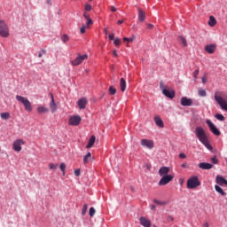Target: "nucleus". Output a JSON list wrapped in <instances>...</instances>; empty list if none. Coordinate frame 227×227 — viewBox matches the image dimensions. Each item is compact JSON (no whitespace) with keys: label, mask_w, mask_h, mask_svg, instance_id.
<instances>
[{"label":"nucleus","mask_w":227,"mask_h":227,"mask_svg":"<svg viewBox=\"0 0 227 227\" xmlns=\"http://www.w3.org/2000/svg\"><path fill=\"white\" fill-rule=\"evenodd\" d=\"M168 221H174V218H173V216L168 215Z\"/></svg>","instance_id":"nucleus-56"},{"label":"nucleus","mask_w":227,"mask_h":227,"mask_svg":"<svg viewBox=\"0 0 227 227\" xmlns=\"http://www.w3.org/2000/svg\"><path fill=\"white\" fill-rule=\"evenodd\" d=\"M117 24H123V20H119L117 21Z\"/></svg>","instance_id":"nucleus-59"},{"label":"nucleus","mask_w":227,"mask_h":227,"mask_svg":"<svg viewBox=\"0 0 227 227\" xmlns=\"http://www.w3.org/2000/svg\"><path fill=\"white\" fill-rule=\"evenodd\" d=\"M67 169V165L65 163H60V170L63 173V176H65V171Z\"/></svg>","instance_id":"nucleus-38"},{"label":"nucleus","mask_w":227,"mask_h":227,"mask_svg":"<svg viewBox=\"0 0 227 227\" xmlns=\"http://www.w3.org/2000/svg\"><path fill=\"white\" fill-rule=\"evenodd\" d=\"M199 97H207V91L205 90H199Z\"/></svg>","instance_id":"nucleus-37"},{"label":"nucleus","mask_w":227,"mask_h":227,"mask_svg":"<svg viewBox=\"0 0 227 227\" xmlns=\"http://www.w3.org/2000/svg\"><path fill=\"white\" fill-rule=\"evenodd\" d=\"M0 36L8 38L10 36V28L4 20H0Z\"/></svg>","instance_id":"nucleus-4"},{"label":"nucleus","mask_w":227,"mask_h":227,"mask_svg":"<svg viewBox=\"0 0 227 227\" xmlns=\"http://www.w3.org/2000/svg\"><path fill=\"white\" fill-rule=\"evenodd\" d=\"M170 169L169 167H161L159 169V175L160 176H168V174L169 173Z\"/></svg>","instance_id":"nucleus-18"},{"label":"nucleus","mask_w":227,"mask_h":227,"mask_svg":"<svg viewBox=\"0 0 227 227\" xmlns=\"http://www.w3.org/2000/svg\"><path fill=\"white\" fill-rule=\"evenodd\" d=\"M215 183L218 185H221L223 187V185H224L225 187H227V180L225 178H223L222 176L218 175L215 177Z\"/></svg>","instance_id":"nucleus-12"},{"label":"nucleus","mask_w":227,"mask_h":227,"mask_svg":"<svg viewBox=\"0 0 227 227\" xmlns=\"http://www.w3.org/2000/svg\"><path fill=\"white\" fill-rule=\"evenodd\" d=\"M160 88L162 93L164 92V90H168V89H166V84H164L163 82H160Z\"/></svg>","instance_id":"nucleus-41"},{"label":"nucleus","mask_w":227,"mask_h":227,"mask_svg":"<svg viewBox=\"0 0 227 227\" xmlns=\"http://www.w3.org/2000/svg\"><path fill=\"white\" fill-rule=\"evenodd\" d=\"M179 158L180 159H187V155H185V153H179Z\"/></svg>","instance_id":"nucleus-47"},{"label":"nucleus","mask_w":227,"mask_h":227,"mask_svg":"<svg viewBox=\"0 0 227 227\" xmlns=\"http://www.w3.org/2000/svg\"><path fill=\"white\" fill-rule=\"evenodd\" d=\"M83 17L85 20H87L86 25H82V27L80 28V32L82 35H84L86 33V29H90V26H93V20L90 18V14L87 12H83Z\"/></svg>","instance_id":"nucleus-5"},{"label":"nucleus","mask_w":227,"mask_h":227,"mask_svg":"<svg viewBox=\"0 0 227 227\" xmlns=\"http://www.w3.org/2000/svg\"><path fill=\"white\" fill-rule=\"evenodd\" d=\"M46 4L52 6V0H46Z\"/></svg>","instance_id":"nucleus-51"},{"label":"nucleus","mask_w":227,"mask_h":227,"mask_svg":"<svg viewBox=\"0 0 227 227\" xmlns=\"http://www.w3.org/2000/svg\"><path fill=\"white\" fill-rule=\"evenodd\" d=\"M153 227H157L156 225H153Z\"/></svg>","instance_id":"nucleus-64"},{"label":"nucleus","mask_w":227,"mask_h":227,"mask_svg":"<svg viewBox=\"0 0 227 227\" xmlns=\"http://www.w3.org/2000/svg\"><path fill=\"white\" fill-rule=\"evenodd\" d=\"M201 183L198 176H192L187 180V188L188 189H196V187H200Z\"/></svg>","instance_id":"nucleus-6"},{"label":"nucleus","mask_w":227,"mask_h":227,"mask_svg":"<svg viewBox=\"0 0 227 227\" xmlns=\"http://www.w3.org/2000/svg\"><path fill=\"white\" fill-rule=\"evenodd\" d=\"M195 135L197 136L199 141H200V143H202V145H204V146H206L207 150H209L210 152L214 150V148L210 145V142L208 141V137H207V133L205 132V129L203 128L197 127L195 129Z\"/></svg>","instance_id":"nucleus-1"},{"label":"nucleus","mask_w":227,"mask_h":227,"mask_svg":"<svg viewBox=\"0 0 227 227\" xmlns=\"http://www.w3.org/2000/svg\"><path fill=\"white\" fill-rule=\"evenodd\" d=\"M120 88H121V91H125V90H127V82L125 81L124 78H121L120 80Z\"/></svg>","instance_id":"nucleus-24"},{"label":"nucleus","mask_w":227,"mask_h":227,"mask_svg":"<svg viewBox=\"0 0 227 227\" xmlns=\"http://www.w3.org/2000/svg\"><path fill=\"white\" fill-rule=\"evenodd\" d=\"M141 145L145 146V148H149L150 150L153 148V141L148 139H142Z\"/></svg>","instance_id":"nucleus-16"},{"label":"nucleus","mask_w":227,"mask_h":227,"mask_svg":"<svg viewBox=\"0 0 227 227\" xmlns=\"http://www.w3.org/2000/svg\"><path fill=\"white\" fill-rule=\"evenodd\" d=\"M85 59H88V54L81 55L78 53V56L75 58V59L71 61V65L73 67H79L82 61H85Z\"/></svg>","instance_id":"nucleus-7"},{"label":"nucleus","mask_w":227,"mask_h":227,"mask_svg":"<svg viewBox=\"0 0 227 227\" xmlns=\"http://www.w3.org/2000/svg\"><path fill=\"white\" fill-rule=\"evenodd\" d=\"M104 33H105V35H109V32H108V29H107V27H105L104 28Z\"/></svg>","instance_id":"nucleus-55"},{"label":"nucleus","mask_w":227,"mask_h":227,"mask_svg":"<svg viewBox=\"0 0 227 227\" xmlns=\"http://www.w3.org/2000/svg\"><path fill=\"white\" fill-rule=\"evenodd\" d=\"M198 74H200V70L196 69L193 72V77H194L195 81L198 79Z\"/></svg>","instance_id":"nucleus-45"},{"label":"nucleus","mask_w":227,"mask_h":227,"mask_svg":"<svg viewBox=\"0 0 227 227\" xmlns=\"http://www.w3.org/2000/svg\"><path fill=\"white\" fill-rule=\"evenodd\" d=\"M86 106H88V99L86 98H82L78 100L79 109H86Z\"/></svg>","instance_id":"nucleus-15"},{"label":"nucleus","mask_w":227,"mask_h":227,"mask_svg":"<svg viewBox=\"0 0 227 227\" xmlns=\"http://www.w3.org/2000/svg\"><path fill=\"white\" fill-rule=\"evenodd\" d=\"M109 95H116V88L114 86H110L108 89Z\"/></svg>","instance_id":"nucleus-30"},{"label":"nucleus","mask_w":227,"mask_h":227,"mask_svg":"<svg viewBox=\"0 0 227 227\" xmlns=\"http://www.w3.org/2000/svg\"><path fill=\"white\" fill-rule=\"evenodd\" d=\"M140 224L144 227H152V222L148 219H146L145 216H141L140 219Z\"/></svg>","instance_id":"nucleus-17"},{"label":"nucleus","mask_w":227,"mask_h":227,"mask_svg":"<svg viewBox=\"0 0 227 227\" xmlns=\"http://www.w3.org/2000/svg\"><path fill=\"white\" fill-rule=\"evenodd\" d=\"M86 212H88V204H84L82 209V215H86Z\"/></svg>","instance_id":"nucleus-35"},{"label":"nucleus","mask_w":227,"mask_h":227,"mask_svg":"<svg viewBox=\"0 0 227 227\" xmlns=\"http://www.w3.org/2000/svg\"><path fill=\"white\" fill-rule=\"evenodd\" d=\"M181 106H183L184 107L192 106V99L188 98L187 97H183L181 98Z\"/></svg>","instance_id":"nucleus-13"},{"label":"nucleus","mask_w":227,"mask_h":227,"mask_svg":"<svg viewBox=\"0 0 227 227\" xmlns=\"http://www.w3.org/2000/svg\"><path fill=\"white\" fill-rule=\"evenodd\" d=\"M203 226H204V227H210V225L208 224V223H204Z\"/></svg>","instance_id":"nucleus-60"},{"label":"nucleus","mask_w":227,"mask_h":227,"mask_svg":"<svg viewBox=\"0 0 227 227\" xmlns=\"http://www.w3.org/2000/svg\"><path fill=\"white\" fill-rule=\"evenodd\" d=\"M205 51L208 54H214L215 52V44H207L205 46Z\"/></svg>","instance_id":"nucleus-20"},{"label":"nucleus","mask_w":227,"mask_h":227,"mask_svg":"<svg viewBox=\"0 0 227 227\" xmlns=\"http://www.w3.org/2000/svg\"><path fill=\"white\" fill-rule=\"evenodd\" d=\"M0 116L3 120H9L10 119V114L9 113H2L0 114Z\"/></svg>","instance_id":"nucleus-32"},{"label":"nucleus","mask_w":227,"mask_h":227,"mask_svg":"<svg viewBox=\"0 0 227 227\" xmlns=\"http://www.w3.org/2000/svg\"><path fill=\"white\" fill-rule=\"evenodd\" d=\"M129 37H123L124 42H128Z\"/></svg>","instance_id":"nucleus-62"},{"label":"nucleus","mask_w":227,"mask_h":227,"mask_svg":"<svg viewBox=\"0 0 227 227\" xmlns=\"http://www.w3.org/2000/svg\"><path fill=\"white\" fill-rule=\"evenodd\" d=\"M81 121H82V118L80 115H72L69 118L68 124L71 125V127H77L81 124Z\"/></svg>","instance_id":"nucleus-8"},{"label":"nucleus","mask_w":227,"mask_h":227,"mask_svg":"<svg viewBox=\"0 0 227 227\" xmlns=\"http://www.w3.org/2000/svg\"><path fill=\"white\" fill-rule=\"evenodd\" d=\"M113 56H114V58H118V53L116 52V50L113 51Z\"/></svg>","instance_id":"nucleus-54"},{"label":"nucleus","mask_w":227,"mask_h":227,"mask_svg":"<svg viewBox=\"0 0 227 227\" xmlns=\"http://www.w3.org/2000/svg\"><path fill=\"white\" fill-rule=\"evenodd\" d=\"M206 123L207 127H209V129L211 130L212 134L215 136H221V131L214 125V122L210 120H207Z\"/></svg>","instance_id":"nucleus-10"},{"label":"nucleus","mask_w":227,"mask_h":227,"mask_svg":"<svg viewBox=\"0 0 227 227\" xmlns=\"http://www.w3.org/2000/svg\"><path fill=\"white\" fill-rule=\"evenodd\" d=\"M96 139L97 138L95 137V136H91L90 138L89 139V143L86 145V148H91V146L95 145Z\"/></svg>","instance_id":"nucleus-25"},{"label":"nucleus","mask_w":227,"mask_h":227,"mask_svg":"<svg viewBox=\"0 0 227 227\" xmlns=\"http://www.w3.org/2000/svg\"><path fill=\"white\" fill-rule=\"evenodd\" d=\"M154 121H155L156 125L158 127H160V129L164 128V121H162V119H160V117H159V116L154 117Z\"/></svg>","instance_id":"nucleus-22"},{"label":"nucleus","mask_w":227,"mask_h":227,"mask_svg":"<svg viewBox=\"0 0 227 227\" xmlns=\"http://www.w3.org/2000/svg\"><path fill=\"white\" fill-rule=\"evenodd\" d=\"M215 118H216V120H219L220 121H224V115H223L221 114H216Z\"/></svg>","instance_id":"nucleus-36"},{"label":"nucleus","mask_w":227,"mask_h":227,"mask_svg":"<svg viewBox=\"0 0 227 227\" xmlns=\"http://www.w3.org/2000/svg\"><path fill=\"white\" fill-rule=\"evenodd\" d=\"M213 164H219V160H217V157L215 156L211 159Z\"/></svg>","instance_id":"nucleus-44"},{"label":"nucleus","mask_w":227,"mask_h":227,"mask_svg":"<svg viewBox=\"0 0 227 227\" xmlns=\"http://www.w3.org/2000/svg\"><path fill=\"white\" fill-rule=\"evenodd\" d=\"M128 42H134V37L128 38Z\"/></svg>","instance_id":"nucleus-58"},{"label":"nucleus","mask_w":227,"mask_h":227,"mask_svg":"<svg viewBox=\"0 0 227 227\" xmlns=\"http://www.w3.org/2000/svg\"><path fill=\"white\" fill-rule=\"evenodd\" d=\"M109 40H114V34L108 35Z\"/></svg>","instance_id":"nucleus-50"},{"label":"nucleus","mask_w":227,"mask_h":227,"mask_svg":"<svg viewBox=\"0 0 227 227\" xmlns=\"http://www.w3.org/2000/svg\"><path fill=\"white\" fill-rule=\"evenodd\" d=\"M179 41L181 42V43H183L184 47H187V40H185V37L184 36H179Z\"/></svg>","instance_id":"nucleus-33"},{"label":"nucleus","mask_w":227,"mask_h":227,"mask_svg":"<svg viewBox=\"0 0 227 227\" xmlns=\"http://www.w3.org/2000/svg\"><path fill=\"white\" fill-rule=\"evenodd\" d=\"M91 160V153H88L84 157H83V164H88Z\"/></svg>","instance_id":"nucleus-29"},{"label":"nucleus","mask_w":227,"mask_h":227,"mask_svg":"<svg viewBox=\"0 0 227 227\" xmlns=\"http://www.w3.org/2000/svg\"><path fill=\"white\" fill-rule=\"evenodd\" d=\"M95 207H90L89 211L90 217H93V215H95Z\"/></svg>","instance_id":"nucleus-39"},{"label":"nucleus","mask_w":227,"mask_h":227,"mask_svg":"<svg viewBox=\"0 0 227 227\" xmlns=\"http://www.w3.org/2000/svg\"><path fill=\"white\" fill-rule=\"evenodd\" d=\"M215 189L216 192L221 194V196H226V193H225L224 190H223V188H221V186L215 184Z\"/></svg>","instance_id":"nucleus-27"},{"label":"nucleus","mask_w":227,"mask_h":227,"mask_svg":"<svg viewBox=\"0 0 227 227\" xmlns=\"http://www.w3.org/2000/svg\"><path fill=\"white\" fill-rule=\"evenodd\" d=\"M110 10H111V12H116L118 9H116V7H114V6H110Z\"/></svg>","instance_id":"nucleus-52"},{"label":"nucleus","mask_w":227,"mask_h":227,"mask_svg":"<svg viewBox=\"0 0 227 227\" xmlns=\"http://www.w3.org/2000/svg\"><path fill=\"white\" fill-rule=\"evenodd\" d=\"M173 180V176H163L161 179L159 181L158 185H168L169 182Z\"/></svg>","instance_id":"nucleus-11"},{"label":"nucleus","mask_w":227,"mask_h":227,"mask_svg":"<svg viewBox=\"0 0 227 227\" xmlns=\"http://www.w3.org/2000/svg\"><path fill=\"white\" fill-rule=\"evenodd\" d=\"M147 168H152V165L147 164Z\"/></svg>","instance_id":"nucleus-63"},{"label":"nucleus","mask_w":227,"mask_h":227,"mask_svg":"<svg viewBox=\"0 0 227 227\" xmlns=\"http://www.w3.org/2000/svg\"><path fill=\"white\" fill-rule=\"evenodd\" d=\"M114 43L115 47H120V45H121V40L117 37L114 40Z\"/></svg>","instance_id":"nucleus-34"},{"label":"nucleus","mask_w":227,"mask_h":227,"mask_svg":"<svg viewBox=\"0 0 227 227\" xmlns=\"http://www.w3.org/2000/svg\"><path fill=\"white\" fill-rule=\"evenodd\" d=\"M215 100L220 106L221 109L227 111V94L220 91L215 93Z\"/></svg>","instance_id":"nucleus-2"},{"label":"nucleus","mask_w":227,"mask_h":227,"mask_svg":"<svg viewBox=\"0 0 227 227\" xmlns=\"http://www.w3.org/2000/svg\"><path fill=\"white\" fill-rule=\"evenodd\" d=\"M61 40H62V42H63L64 43H67V42H68L69 38H68V36H67V35H63L61 36Z\"/></svg>","instance_id":"nucleus-40"},{"label":"nucleus","mask_w":227,"mask_h":227,"mask_svg":"<svg viewBox=\"0 0 227 227\" xmlns=\"http://www.w3.org/2000/svg\"><path fill=\"white\" fill-rule=\"evenodd\" d=\"M37 113L38 114H43V113H49V108L45 106H39L37 107Z\"/></svg>","instance_id":"nucleus-26"},{"label":"nucleus","mask_w":227,"mask_h":227,"mask_svg":"<svg viewBox=\"0 0 227 227\" xmlns=\"http://www.w3.org/2000/svg\"><path fill=\"white\" fill-rule=\"evenodd\" d=\"M151 209H152V210H155V206H154V205H152V206H151Z\"/></svg>","instance_id":"nucleus-61"},{"label":"nucleus","mask_w":227,"mask_h":227,"mask_svg":"<svg viewBox=\"0 0 227 227\" xmlns=\"http://www.w3.org/2000/svg\"><path fill=\"white\" fill-rule=\"evenodd\" d=\"M215 24H217V20H215V18L214 16H210L209 21H208V26H210L211 27H214V26H215Z\"/></svg>","instance_id":"nucleus-28"},{"label":"nucleus","mask_w":227,"mask_h":227,"mask_svg":"<svg viewBox=\"0 0 227 227\" xmlns=\"http://www.w3.org/2000/svg\"><path fill=\"white\" fill-rule=\"evenodd\" d=\"M50 169H58V165H55L54 163L49 164Z\"/></svg>","instance_id":"nucleus-43"},{"label":"nucleus","mask_w":227,"mask_h":227,"mask_svg":"<svg viewBox=\"0 0 227 227\" xmlns=\"http://www.w3.org/2000/svg\"><path fill=\"white\" fill-rule=\"evenodd\" d=\"M84 10L85 12L83 13H88V12H91V10H93V7L91 4H85Z\"/></svg>","instance_id":"nucleus-31"},{"label":"nucleus","mask_w":227,"mask_h":227,"mask_svg":"<svg viewBox=\"0 0 227 227\" xmlns=\"http://www.w3.org/2000/svg\"><path fill=\"white\" fill-rule=\"evenodd\" d=\"M145 19H146V14L141 9H138V20L139 22H145Z\"/></svg>","instance_id":"nucleus-23"},{"label":"nucleus","mask_w":227,"mask_h":227,"mask_svg":"<svg viewBox=\"0 0 227 227\" xmlns=\"http://www.w3.org/2000/svg\"><path fill=\"white\" fill-rule=\"evenodd\" d=\"M200 169H212L214 165L212 163L201 162L199 164Z\"/></svg>","instance_id":"nucleus-19"},{"label":"nucleus","mask_w":227,"mask_h":227,"mask_svg":"<svg viewBox=\"0 0 227 227\" xmlns=\"http://www.w3.org/2000/svg\"><path fill=\"white\" fill-rule=\"evenodd\" d=\"M22 145H26L24 139H16L12 144V150H14V152H20L22 150Z\"/></svg>","instance_id":"nucleus-9"},{"label":"nucleus","mask_w":227,"mask_h":227,"mask_svg":"<svg viewBox=\"0 0 227 227\" xmlns=\"http://www.w3.org/2000/svg\"><path fill=\"white\" fill-rule=\"evenodd\" d=\"M153 203H155L156 205H166V202H162L160 200H158L157 199L153 200Z\"/></svg>","instance_id":"nucleus-42"},{"label":"nucleus","mask_w":227,"mask_h":227,"mask_svg":"<svg viewBox=\"0 0 227 227\" xmlns=\"http://www.w3.org/2000/svg\"><path fill=\"white\" fill-rule=\"evenodd\" d=\"M147 29H153V25L147 24Z\"/></svg>","instance_id":"nucleus-53"},{"label":"nucleus","mask_w":227,"mask_h":227,"mask_svg":"<svg viewBox=\"0 0 227 227\" xmlns=\"http://www.w3.org/2000/svg\"><path fill=\"white\" fill-rule=\"evenodd\" d=\"M207 81H208V79L207 78V76H203V77H202V82H203V84H207Z\"/></svg>","instance_id":"nucleus-49"},{"label":"nucleus","mask_w":227,"mask_h":227,"mask_svg":"<svg viewBox=\"0 0 227 227\" xmlns=\"http://www.w3.org/2000/svg\"><path fill=\"white\" fill-rule=\"evenodd\" d=\"M51 101L50 103V109L51 113H56L58 111V105H56V101L54 100V95L51 94Z\"/></svg>","instance_id":"nucleus-14"},{"label":"nucleus","mask_w":227,"mask_h":227,"mask_svg":"<svg viewBox=\"0 0 227 227\" xmlns=\"http://www.w3.org/2000/svg\"><path fill=\"white\" fill-rule=\"evenodd\" d=\"M181 168H187V163H183V164L181 165Z\"/></svg>","instance_id":"nucleus-57"},{"label":"nucleus","mask_w":227,"mask_h":227,"mask_svg":"<svg viewBox=\"0 0 227 227\" xmlns=\"http://www.w3.org/2000/svg\"><path fill=\"white\" fill-rule=\"evenodd\" d=\"M162 93L168 98H175V91L174 90L169 91L168 90H163Z\"/></svg>","instance_id":"nucleus-21"},{"label":"nucleus","mask_w":227,"mask_h":227,"mask_svg":"<svg viewBox=\"0 0 227 227\" xmlns=\"http://www.w3.org/2000/svg\"><path fill=\"white\" fill-rule=\"evenodd\" d=\"M74 175H75V176H81V169H75Z\"/></svg>","instance_id":"nucleus-46"},{"label":"nucleus","mask_w":227,"mask_h":227,"mask_svg":"<svg viewBox=\"0 0 227 227\" xmlns=\"http://www.w3.org/2000/svg\"><path fill=\"white\" fill-rule=\"evenodd\" d=\"M16 100L23 104L25 111H27L28 113H31V111H33V106H31V102L29 101V99H27V98L17 95Z\"/></svg>","instance_id":"nucleus-3"},{"label":"nucleus","mask_w":227,"mask_h":227,"mask_svg":"<svg viewBox=\"0 0 227 227\" xmlns=\"http://www.w3.org/2000/svg\"><path fill=\"white\" fill-rule=\"evenodd\" d=\"M45 50H42L39 54H38V58H42V56H43V54H45Z\"/></svg>","instance_id":"nucleus-48"}]
</instances>
